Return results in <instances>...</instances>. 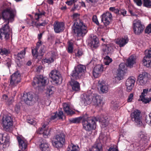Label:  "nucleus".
Listing matches in <instances>:
<instances>
[{"label":"nucleus","instance_id":"48","mask_svg":"<svg viewBox=\"0 0 151 151\" xmlns=\"http://www.w3.org/2000/svg\"><path fill=\"white\" fill-rule=\"evenodd\" d=\"M109 10L116 14H119V10H118V9H115L114 7H110L109 8Z\"/></svg>","mask_w":151,"mask_h":151},{"label":"nucleus","instance_id":"25","mask_svg":"<svg viewBox=\"0 0 151 151\" xmlns=\"http://www.w3.org/2000/svg\"><path fill=\"white\" fill-rule=\"evenodd\" d=\"M17 139L19 143V148L22 150H25L27 147V142L26 140L22 139L20 137H17Z\"/></svg>","mask_w":151,"mask_h":151},{"label":"nucleus","instance_id":"9","mask_svg":"<svg viewBox=\"0 0 151 151\" xmlns=\"http://www.w3.org/2000/svg\"><path fill=\"white\" fill-rule=\"evenodd\" d=\"M21 78L20 73L18 71L14 73L10 77V84L14 87L21 81Z\"/></svg>","mask_w":151,"mask_h":151},{"label":"nucleus","instance_id":"26","mask_svg":"<svg viewBox=\"0 0 151 151\" xmlns=\"http://www.w3.org/2000/svg\"><path fill=\"white\" fill-rule=\"evenodd\" d=\"M136 63V58L133 56H131L127 59L126 63V65L127 66L131 68L133 66V65Z\"/></svg>","mask_w":151,"mask_h":151},{"label":"nucleus","instance_id":"53","mask_svg":"<svg viewBox=\"0 0 151 151\" xmlns=\"http://www.w3.org/2000/svg\"><path fill=\"white\" fill-rule=\"evenodd\" d=\"M42 44V42L40 40H39L38 42L36 44V46L35 47V48L37 49H39V48L40 46L41 47L42 46H43Z\"/></svg>","mask_w":151,"mask_h":151},{"label":"nucleus","instance_id":"2","mask_svg":"<svg viewBox=\"0 0 151 151\" xmlns=\"http://www.w3.org/2000/svg\"><path fill=\"white\" fill-rule=\"evenodd\" d=\"M86 118L82 121L83 127L87 131H89L91 130L95 129L96 128V122L98 121V118L96 117H88L86 114Z\"/></svg>","mask_w":151,"mask_h":151},{"label":"nucleus","instance_id":"1","mask_svg":"<svg viewBox=\"0 0 151 151\" xmlns=\"http://www.w3.org/2000/svg\"><path fill=\"white\" fill-rule=\"evenodd\" d=\"M79 15L75 13L73 15L74 23L72 27V31L76 34L78 37L84 36L87 32V27L84 24L82 20L78 18Z\"/></svg>","mask_w":151,"mask_h":151},{"label":"nucleus","instance_id":"43","mask_svg":"<svg viewBox=\"0 0 151 151\" xmlns=\"http://www.w3.org/2000/svg\"><path fill=\"white\" fill-rule=\"evenodd\" d=\"M143 5L145 7L150 8L151 6V1L150 0H143Z\"/></svg>","mask_w":151,"mask_h":151},{"label":"nucleus","instance_id":"44","mask_svg":"<svg viewBox=\"0 0 151 151\" xmlns=\"http://www.w3.org/2000/svg\"><path fill=\"white\" fill-rule=\"evenodd\" d=\"M12 64V60L11 58H8L5 61V65L9 68Z\"/></svg>","mask_w":151,"mask_h":151},{"label":"nucleus","instance_id":"31","mask_svg":"<svg viewBox=\"0 0 151 151\" xmlns=\"http://www.w3.org/2000/svg\"><path fill=\"white\" fill-rule=\"evenodd\" d=\"M86 114L82 116L77 118H76L73 119L71 122L73 123H78L80 122L81 120H83L84 119H85L86 118Z\"/></svg>","mask_w":151,"mask_h":151},{"label":"nucleus","instance_id":"37","mask_svg":"<svg viewBox=\"0 0 151 151\" xmlns=\"http://www.w3.org/2000/svg\"><path fill=\"white\" fill-rule=\"evenodd\" d=\"M10 53V51L9 50L5 48H2L0 49V53L2 55H7Z\"/></svg>","mask_w":151,"mask_h":151},{"label":"nucleus","instance_id":"63","mask_svg":"<svg viewBox=\"0 0 151 151\" xmlns=\"http://www.w3.org/2000/svg\"><path fill=\"white\" fill-rule=\"evenodd\" d=\"M3 135L2 134H0V145L4 142L3 141Z\"/></svg>","mask_w":151,"mask_h":151},{"label":"nucleus","instance_id":"56","mask_svg":"<svg viewBox=\"0 0 151 151\" xmlns=\"http://www.w3.org/2000/svg\"><path fill=\"white\" fill-rule=\"evenodd\" d=\"M76 56L78 57H80L83 54L82 51L81 50H78L77 53L76 54Z\"/></svg>","mask_w":151,"mask_h":151},{"label":"nucleus","instance_id":"50","mask_svg":"<svg viewBox=\"0 0 151 151\" xmlns=\"http://www.w3.org/2000/svg\"><path fill=\"white\" fill-rule=\"evenodd\" d=\"M93 21L97 25H99V23L98 21L97 17L96 15H93L92 17Z\"/></svg>","mask_w":151,"mask_h":151},{"label":"nucleus","instance_id":"49","mask_svg":"<svg viewBox=\"0 0 151 151\" xmlns=\"http://www.w3.org/2000/svg\"><path fill=\"white\" fill-rule=\"evenodd\" d=\"M98 0H86V1L92 5H94L97 3Z\"/></svg>","mask_w":151,"mask_h":151},{"label":"nucleus","instance_id":"28","mask_svg":"<svg viewBox=\"0 0 151 151\" xmlns=\"http://www.w3.org/2000/svg\"><path fill=\"white\" fill-rule=\"evenodd\" d=\"M40 148L42 151H49V145L46 140H42L41 142Z\"/></svg>","mask_w":151,"mask_h":151},{"label":"nucleus","instance_id":"35","mask_svg":"<svg viewBox=\"0 0 151 151\" xmlns=\"http://www.w3.org/2000/svg\"><path fill=\"white\" fill-rule=\"evenodd\" d=\"M138 137L140 139L145 141L147 139V137L146 133L142 132H140L138 134Z\"/></svg>","mask_w":151,"mask_h":151},{"label":"nucleus","instance_id":"58","mask_svg":"<svg viewBox=\"0 0 151 151\" xmlns=\"http://www.w3.org/2000/svg\"><path fill=\"white\" fill-rule=\"evenodd\" d=\"M76 1H73V0H70L66 2V4L69 6H70L72 5Z\"/></svg>","mask_w":151,"mask_h":151},{"label":"nucleus","instance_id":"30","mask_svg":"<svg viewBox=\"0 0 151 151\" xmlns=\"http://www.w3.org/2000/svg\"><path fill=\"white\" fill-rule=\"evenodd\" d=\"M71 75L73 78L75 79H77L82 76L81 73L78 72L76 68H75V70L73 71Z\"/></svg>","mask_w":151,"mask_h":151},{"label":"nucleus","instance_id":"52","mask_svg":"<svg viewBox=\"0 0 151 151\" xmlns=\"http://www.w3.org/2000/svg\"><path fill=\"white\" fill-rule=\"evenodd\" d=\"M127 13V11L124 9H121L119 10V14H121L123 16H125Z\"/></svg>","mask_w":151,"mask_h":151},{"label":"nucleus","instance_id":"46","mask_svg":"<svg viewBox=\"0 0 151 151\" xmlns=\"http://www.w3.org/2000/svg\"><path fill=\"white\" fill-rule=\"evenodd\" d=\"M145 33L149 34L151 32V24H149L146 27L145 30Z\"/></svg>","mask_w":151,"mask_h":151},{"label":"nucleus","instance_id":"59","mask_svg":"<svg viewBox=\"0 0 151 151\" xmlns=\"http://www.w3.org/2000/svg\"><path fill=\"white\" fill-rule=\"evenodd\" d=\"M20 109V106L19 105L17 104L15 108V111L18 113Z\"/></svg>","mask_w":151,"mask_h":151},{"label":"nucleus","instance_id":"4","mask_svg":"<svg viewBox=\"0 0 151 151\" xmlns=\"http://www.w3.org/2000/svg\"><path fill=\"white\" fill-rule=\"evenodd\" d=\"M65 135L63 133L58 134L52 141L53 146L57 148L62 147L65 141Z\"/></svg>","mask_w":151,"mask_h":151},{"label":"nucleus","instance_id":"38","mask_svg":"<svg viewBox=\"0 0 151 151\" xmlns=\"http://www.w3.org/2000/svg\"><path fill=\"white\" fill-rule=\"evenodd\" d=\"M99 120L98 121H99V122H101L102 126V127H105L108 125L109 121L108 119H105L104 118L101 119V120L99 118Z\"/></svg>","mask_w":151,"mask_h":151},{"label":"nucleus","instance_id":"10","mask_svg":"<svg viewBox=\"0 0 151 151\" xmlns=\"http://www.w3.org/2000/svg\"><path fill=\"white\" fill-rule=\"evenodd\" d=\"M133 25L134 32L137 35L141 33L145 28L144 26L141 24L140 21L138 19L135 20L134 21Z\"/></svg>","mask_w":151,"mask_h":151},{"label":"nucleus","instance_id":"32","mask_svg":"<svg viewBox=\"0 0 151 151\" xmlns=\"http://www.w3.org/2000/svg\"><path fill=\"white\" fill-rule=\"evenodd\" d=\"M25 48H24L23 50L21 51L16 55V58L18 60H19L24 58L25 56Z\"/></svg>","mask_w":151,"mask_h":151},{"label":"nucleus","instance_id":"20","mask_svg":"<svg viewBox=\"0 0 151 151\" xmlns=\"http://www.w3.org/2000/svg\"><path fill=\"white\" fill-rule=\"evenodd\" d=\"M50 131V130H49L47 127H46V125L44 124L42 127L39 130L38 133L39 134H43L44 137L46 138L49 135Z\"/></svg>","mask_w":151,"mask_h":151},{"label":"nucleus","instance_id":"6","mask_svg":"<svg viewBox=\"0 0 151 151\" xmlns=\"http://www.w3.org/2000/svg\"><path fill=\"white\" fill-rule=\"evenodd\" d=\"M49 76L55 83L60 84L61 83L63 79L58 71L56 70H52L49 74Z\"/></svg>","mask_w":151,"mask_h":151},{"label":"nucleus","instance_id":"62","mask_svg":"<svg viewBox=\"0 0 151 151\" xmlns=\"http://www.w3.org/2000/svg\"><path fill=\"white\" fill-rule=\"evenodd\" d=\"M111 106L112 108V109L114 110H116L118 109V107L116 105V104H112Z\"/></svg>","mask_w":151,"mask_h":151},{"label":"nucleus","instance_id":"16","mask_svg":"<svg viewBox=\"0 0 151 151\" xmlns=\"http://www.w3.org/2000/svg\"><path fill=\"white\" fill-rule=\"evenodd\" d=\"M135 79L133 77H129L126 82L127 89L128 91H130L132 89L135 82Z\"/></svg>","mask_w":151,"mask_h":151},{"label":"nucleus","instance_id":"19","mask_svg":"<svg viewBox=\"0 0 151 151\" xmlns=\"http://www.w3.org/2000/svg\"><path fill=\"white\" fill-rule=\"evenodd\" d=\"M69 83L73 91H78L80 90V84L77 81L71 78V80L69 81Z\"/></svg>","mask_w":151,"mask_h":151},{"label":"nucleus","instance_id":"57","mask_svg":"<svg viewBox=\"0 0 151 151\" xmlns=\"http://www.w3.org/2000/svg\"><path fill=\"white\" fill-rule=\"evenodd\" d=\"M45 51V47L44 45L42 46L41 47V49L40 50V52L41 54V55H43V53H44Z\"/></svg>","mask_w":151,"mask_h":151},{"label":"nucleus","instance_id":"36","mask_svg":"<svg viewBox=\"0 0 151 151\" xmlns=\"http://www.w3.org/2000/svg\"><path fill=\"white\" fill-rule=\"evenodd\" d=\"M55 88L54 86H52L47 87V91L46 92V94L49 95L52 94L54 91Z\"/></svg>","mask_w":151,"mask_h":151},{"label":"nucleus","instance_id":"22","mask_svg":"<svg viewBox=\"0 0 151 151\" xmlns=\"http://www.w3.org/2000/svg\"><path fill=\"white\" fill-rule=\"evenodd\" d=\"M129 39L127 36H125L121 38L117 39L116 40V42L119 45L120 47H123L128 42Z\"/></svg>","mask_w":151,"mask_h":151},{"label":"nucleus","instance_id":"24","mask_svg":"<svg viewBox=\"0 0 151 151\" xmlns=\"http://www.w3.org/2000/svg\"><path fill=\"white\" fill-rule=\"evenodd\" d=\"M98 86L100 88V91L103 93H106L108 92V86L106 85L104 81H99L98 82Z\"/></svg>","mask_w":151,"mask_h":151},{"label":"nucleus","instance_id":"15","mask_svg":"<svg viewBox=\"0 0 151 151\" xmlns=\"http://www.w3.org/2000/svg\"><path fill=\"white\" fill-rule=\"evenodd\" d=\"M117 70L116 78L119 80L122 79L124 75V71L126 69V64L124 63H121Z\"/></svg>","mask_w":151,"mask_h":151},{"label":"nucleus","instance_id":"14","mask_svg":"<svg viewBox=\"0 0 151 151\" xmlns=\"http://www.w3.org/2000/svg\"><path fill=\"white\" fill-rule=\"evenodd\" d=\"M115 47L112 44H104L102 51L105 55H110L114 51Z\"/></svg>","mask_w":151,"mask_h":151},{"label":"nucleus","instance_id":"42","mask_svg":"<svg viewBox=\"0 0 151 151\" xmlns=\"http://www.w3.org/2000/svg\"><path fill=\"white\" fill-rule=\"evenodd\" d=\"M68 46V51L69 53H71L73 52V43L72 42H69Z\"/></svg>","mask_w":151,"mask_h":151},{"label":"nucleus","instance_id":"18","mask_svg":"<svg viewBox=\"0 0 151 151\" xmlns=\"http://www.w3.org/2000/svg\"><path fill=\"white\" fill-rule=\"evenodd\" d=\"M103 70V67L102 65H97L94 68L93 72V75L94 77L97 78L102 73Z\"/></svg>","mask_w":151,"mask_h":151},{"label":"nucleus","instance_id":"3","mask_svg":"<svg viewBox=\"0 0 151 151\" xmlns=\"http://www.w3.org/2000/svg\"><path fill=\"white\" fill-rule=\"evenodd\" d=\"M84 103L85 104H89L91 103L96 108H101L104 103L102 98L99 95L94 94L93 96L86 97Z\"/></svg>","mask_w":151,"mask_h":151},{"label":"nucleus","instance_id":"60","mask_svg":"<svg viewBox=\"0 0 151 151\" xmlns=\"http://www.w3.org/2000/svg\"><path fill=\"white\" fill-rule=\"evenodd\" d=\"M134 2L136 3L138 6H141L142 4L141 0H134Z\"/></svg>","mask_w":151,"mask_h":151},{"label":"nucleus","instance_id":"33","mask_svg":"<svg viewBox=\"0 0 151 151\" xmlns=\"http://www.w3.org/2000/svg\"><path fill=\"white\" fill-rule=\"evenodd\" d=\"M76 68L82 76V73H85L86 71L85 66L83 65H79Z\"/></svg>","mask_w":151,"mask_h":151},{"label":"nucleus","instance_id":"5","mask_svg":"<svg viewBox=\"0 0 151 151\" xmlns=\"http://www.w3.org/2000/svg\"><path fill=\"white\" fill-rule=\"evenodd\" d=\"M22 100L26 104L29 105L33 104L36 101L35 95L31 92L27 93L26 94H24L22 97Z\"/></svg>","mask_w":151,"mask_h":151},{"label":"nucleus","instance_id":"27","mask_svg":"<svg viewBox=\"0 0 151 151\" xmlns=\"http://www.w3.org/2000/svg\"><path fill=\"white\" fill-rule=\"evenodd\" d=\"M102 149V145L100 140H97L93 146L91 150L89 151H101Z\"/></svg>","mask_w":151,"mask_h":151},{"label":"nucleus","instance_id":"41","mask_svg":"<svg viewBox=\"0 0 151 151\" xmlns=\"http://www.w3.org/2000/svg\"><path fill=\"white\" fill-rule=\"evenodd\" d=\"M104 63L106 65H108L112 62V60L108 56H106L104 59Z\"/></svg>","mask_w":151,"mask_h":151},{"label":"nucleus","instance_id":"34","mask_svg":"<svg viewBox=\"0 0 151 151\" xmlns=\"http://www.w3.org/2000/svg\"><path fill=\"white\" fill-rule=\"evenodd\" d=\"M78 147L71 144L69 145L67 148V151H78Z\"/></svg>","mask_w":151,"mask_h":151},{"label":"nucleus","instance_id":"12","mask_svg":"<svg viewBox=\"0 0 151 151\" xmlns=\"http://www.w3.org/2000/svg\"><path fill=\"white\" fill-rule=\"evenodd\" d=\"M149 80L148 74L145 72H144L140 74L138 76L137 83L142 86L145 85Z\"/></svg>","mask_w":151,"mask_h":151},{"label":"nucleus","instance_id":"64","mask_svg":"<svg viewBox=\"0 0 151 151\" xmlns=\"http://www.w3.org/2000/svg\"><path fill=\"white\" fill-rule=\"evenodd\" d=\"M58 117L57 113H55L54 114V115H53L51 117V119H54L56 118H57Z\"/></svg>","mask_w":151,"mask_h":151},{"label":"nucleus","instance_id":"8","mask_svg":"<svg viewBox=\"0 0 151 151\" xmlns=\"http://www.w3.org/2000/svg\"><path fill=\"white\" fill-rule=\"evenodd\" d=\"M48 82V80L47 77L40 75L37 77L34 78L33 85L40 87L45 85Z\"/></svg>","mask_w":151,"mask_h":151},{"label":"nucleus","instance_id":"23","mask_svg":"<svg viewBox=\"0 0 151 151\" xmlns=\"http://www.w3.org/2000/svg\"><path fill=\"white\" fill-rule=\"evenodd\" d=\"M63 108L65 112L68 115H72L75 113V112L73 111L70 104L68 103H63Z\"/></svg>","mask_w":151,"mask_h":151},{"label":"nucleus","instance_id":"7","mask_svg":"<svg viewBox=\"0 0 151 151\" xmlns=\"http://www.w3.org/2000/svg\"><path fill=\"white\" fill-rule=\"evenodd\" d=\"M131 117L132 121L134 122L137 125L139 126L142 125V118L140 111L137 110H135L131 113Z\"/></svg>","mask_w":151,"mask_h":151},{"label":"nucleus","instance_id":"17","mask_svg":"<svg viewBox=\"0 0 151 151\" xmlns=\"http://www.w3.org/2000/svg\"><path fill=\"white\" fill-rule=\"evenodd\" d=\"M54 30L56 33L62 32L64 29V25L63 22H55L53 24Z\"/></svg>","mask_w":151,"mask_h":151},{"label":"nucleus","instance_id":"39","mask_svg":"<svg viewBox=\"0 0 151 151\" xmlns=\"http://www.w3.org/2000/svg\"><path fill=\"white\" fill-rule=\"evenodd\" d=\"M38 49L34 47H32V55L35 58H37L38 56Z\"/></svg>","mask_w":151,"mask_h":151},{"label":"nucleus","instance_id":"47","mask_svg":"<svg viewBox=\"0 0 151 151\" xmlns=\"http://www.w3.org/2000/svg\"><path fill=\"white\" fill-rule=\"evenodd\" d=\"M150 58L144 57L143 60V64L144 65L146 66L147 67V64H149V63L150 60H149Z\"/></svg>","mask_w":151,"mask_h":151},{"label":"nucleus","instance_id":"61","mask_svg":"<svg viewBox=\"0 0 151 151\" xmlns=\"http://www.w3.org/2000/svg\"><path fill=\"white\" fill-rule=\"evenodd\" d=\"M107 151H118V150L117 149L114 147H111Z\"/></svg>","mask_w":151,"mask_h":151},{"label":"nucleus","instance_id":"21","mask_svg":"<svg viewBox=\"0 0 151 151\" xmlns=\"http://www.w3.org/2000/svg\"><path fill=\"white\" fill-rule=\"evenodd\" d=\"M90 37L91 38V47L95 48H97L99 45L98 39L93 34H91Z\"/></svg>","mask_w":151,"mask_h":151},{"label":"nucleus","instance_id":"55","mask_svg":"<svg viewBox=\"0 0 151 151\" xmlns=\"http://www.w3.org/2000/svg\"><path fill=\"white\" fill-rule=\"evenodd\" d=\"M133 94L132 93L130 94L128 96V98L127 99V101L128 102H131L133 99Z\"/></svg>","mask_w":151,"mask_h":151},{"label":"nucleus","instance_id":"54","mask_svg":"<svg viewBox=\"0 0 151 151\" xmlns=\"http://www.w3.org/2000/svg\"><path fill=\"white\" fill-rule=\"evenodd\" d=\"M27 122L31 124L35 125L36 124V122L34 121L32 119H28L27 120Z\"/></svg>","mask_w":151,"mask_h":151},{"label":"nucleus","instance_id":"11","mask_svg":"<svg viewBox=\"0 0 151 151\" xmlns=\"http://www.w3.org/2000/svg\"><path fill=\"white\" fill-rule=\"evenodd\" d=\"M12 118L10 114L6 115L3 118V124L4 129L6 130L12 125Z\"/></svg>","mask_w":151,"mask_h":151},{"label":"nucleus","instance_id":"13","mask_svg":"<svg viewBox=\"0 0 151 151\" xmlns=\"http://www.w3.org/2000/svg\"><path fill=\"white\" fill-rule=\"evenodd\" d=\"M101 20L104 25L107 26L108 25L112 19L111 14L108 12L103 14L101 16Z\"/></svg>","mask_w":151,"mask_h":151},{"label":"nucleus","instance_id":"40","mask_svg":"<svg viewBox=\"0 0 151 151\" xmlns=\"http://www.w3.org/2000/svg\"><path fill=\"white\" fill-rule=\"evenodd\" d=\"M140 99H139V100H140L141 101H142V102H144L145 104L149 103L151 100L150 97L149 98L147 99V97L146 98L145 97H142L140 96Z\"/></svg>","mask_w":151,"mask_h":151},{"label":"nucleus","instance_id":"45","mask_svg":"<svg viewBox=\"0 0 151 151\" xmlns=\"http://www.w3.org/2000/svg\"><path fill=\"white\" fill-rule=\"evenodd\" d=\"M145 121L147 124L151 126V113H150L148 116H146Z\"/></svg>","mask_w":151,"mask_h":151},{"label":"nucleus","instance_id":"29","mask_svg":"<svg viewBox=\"0 0 151 151\" xmlns=\"http://www.w3.org/2000/svg\"><path fill=\"white\" fill-rule=\"evenodd\" d=\"M150 95H151V89L149 90L148 88H145L143 89V91L140 96L142 97H145L150 96Z\"/></svg>","mask_w":151,"mask_h":151},{"label":"nucleus","instance_id":"51","mask_svg":"<svg viewBox=\"0 0 151 151\" xmlns=\"http://www.w3.org/2000/svg\"><path fill=\"white\" fill-rule=\"evenodd\" d=\"M58 117L59 119H62L63 116V114L62 111H59L58 113H57Z\"/></svg>","mask_w":151,"mask_h":151}]
</instances>
